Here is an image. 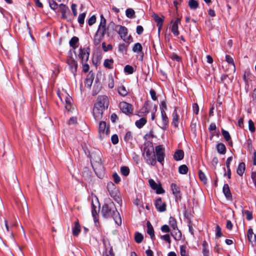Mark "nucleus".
I'll use <instances>...</instances> for the list:
<instances>
[{"label":"nucleus","mask_w":256,"mask_h":256,"mask_svg":"<svg viewBox=\"0 0 256 256\" xmlns=\"http://www.w3.org/2000/svg\"><path fill=\"white\" fill-rule=\"evenodd\" d=\"M143 31H144V28H143L142 26H137V27H136V33L138 35L141 34L143 32Z\"/></svg>","instance_id":"338daca9"},{"label":"nucleus","mask_w":256,"mask_h":256,"mask_svg":"<svg viewBox=\"0 0 256 256\" xmlns=\"http://www.w3.org/2000/svg\"><path fill=\"white\" fill-rule=\"evenodd\" d=\"M144 158L146 162L151 166H155L156 164V154L152 146H145L144 148Z\"/></svg>","instance_id":"20e7f679"},{"label":"nucleus","mask_w":256,"mask_h":256,"mask_svg":"<svg viewBox=\"0 0 256 256\" xmlns=\"http://www.w3.org/2000/svg\"><path fill=\"white\" fill-rule=\"evenodd\" d=\"M216 236L218 237H221L222 236V233L221 232V228L219 226H217L216 227Z\"/></svg>","instance_id":"680f3d73"},{"label":"nucleus","mask_w":256,"mask_h":256,"mask_svg":"<svg viewBox=\"0 0 256 256\" xmlns=\"http://www.w3.org/2000/svg\"><path fill=\"white\" fill-rule=\"evenodd\" d=\"M106 20L103 15L100 16V22L97 32L94 36V42L95 44H98L102 40L106 33Z\"/></svg>","instance_id":"39448f33"},{"label":"nucleus","mask_w":256,"mask_h":256,"mask_svg":"<svg viewBox=\"0 0 256 256\" xmlns=\"http://www.w3.org/2000/svg\"><path fill=\"white\" fill-rule=\"evenodd\" d=\"M118 50L121 52L126 51V46L124 44H120L118 46Z\"/></svg>","instance_id":"052dcab7"},{"label":"nucleus","mask_w":256,"mask_h":256,"mask_svg":"<svg viewBox=\"0 0 256 256\" xmlns=\"http://www.w3.org/2000/svg\"><path fill=\"white\" fill-rule=\"evenodd\" d=\"M124 72L128 74H132L134 72V68L130 65H126L124 68Z\"/></svg>","instance_id":"a19ab883"},{"label":"nucleus","mask_w":256,"mask_h":256,"mask_svg":"<svg viewBox=\"0 0 256 256\" xmlns=\"http://www.w3.org/2000/svg\"><path fill=\"white\" fill-rule=\"evenodd\" d=\"M155 150L158 161L162 164L165 157L164 149L162 145H158L156 147Z\"/></svg>","instance_id":"1a4fd4ad"},{"label":"nucleus","mask_w":256,"mask_h":256,"mask_svg":"<svg viewBox=\"0 0 256 256\" xmlns=\"http://www.w3.org/2000/svg\"><path fill=\"white\" fill-rule=\"evenodd\" d=\"M152 17L156 23V25L158 26V32H160L163 24L164 18L160 17L156 14H154L152 15Z\"/></svg>","instance_id":"a211bd4d"},{"label":"nucleus","mask_w":256,"mask_h":256,"mask_svg":"<svg viewBox=\"0 0 256 256\" xmlns=\"http://www.w3.org/2000/svg\"><path fill=\"white\" fill-rule=\"evenodd\" d=\"M178 26H176V24H172V28H171L172 32L176 36H177L179 34V32L178 30Z\"/></svg>","instance_id":"49530a36"},{"label":"nucleus","mask_w":256,"mask_h":256,"mask_svg":"<svg viewBox=\"0 0 256 256\" xmlns=\"http://www.w3.org/2000/svg\"><path fill=\"white\" fill-rule=\"evenodd\" d=\"M250 102L253 104H256V88H254L252 92V99Z\"/></svg>","instance_id":"09e8293b"},{"label":"nucleus","mask_w":256,"mask_h":256,"mask_svg":"<svg viewBox=\"0 0 256 256\" xmlns=\"http://www.w3.org/2000/svg\"><path fill=\"white\" fill-rule=\"evenodd\" d=\"M109 127L106 126V122L102 121L99 124L98 126V134L99 137L100 139H102L106 136H108L109 134Z\"/></svg>","instance_id":"0eeeda50"},{"label":"nucleus","mask_w":256,"mask_h":256,"mask_svg":"<svg viewBox=\"0 0 256 256\" xmlns=\"http://www.w3.org/2000/svg\"><path fill=\"white\" fill-rule=\"evenodd\" d=\"M108 28H112L118 34L120 38L125 42L130 43L132 42L131 36H128V30L126 27L120 25H116L114 22H112L109 24Z\"/></svg>","instance_id":"7ed1b4c3"},{"label":"nucleus","mask_w":256,"mask_h":256,"mask_svg":"<svg viewBox=\"0 0 256 256\" xmlns=\"http://www.w3.org/2000/svg\"><path fill=\"white\" fill-rule=\"evenodd\" d=\"M150 94L152 98L154 100H157V97L156 96V93L153 90H150Z\"/></svg>","instance_id":"69168bd1"},{"label":"nucleus","mask_w":256,"mask_h":256,"mask_svg":"<svg viewBox=\"0 0 256 256\" xmlns=\"http://www.w3.org/2000/svg\"><path fill=\"white\" fill-rule=\"evenodd\" d=\"M193 111L194 114H198L199 111L198 106L197 104H194L192 106Z\"/></svg>","instance_id":"0e129e2a"},{"label":"nucleus","mask_w":256,"mask_h":256,"mask_svg":"<svg viewBox=\"0 0 256 256\" xmlns=\"http://www.w3.org/2000/svg\"><path fill=\"white\" fill-rule=\"evenodd\" d=\"M86 16V14L85 12L80 14L79 15V16L78 17V22L80 25H82L84 24Z\"/></svg>","instance_id":"c03bdc74"},{"label":"nucleus","mask_w":256,"mask_h":256,"mask_svg":"<svg viewBox=\"0 0 256 256\" xmlns=\"http://www.w3.org/2000/svg\"><path fill=\"white\" fill-rule=\"evenodd\" d=\"M242 214L246 216V218L248 220H250L252 219V212L249 210H244Z\"/></svg>","instance_id":"de8ad7c7"},{"label":"nucleus","mask_w":256,"mask_h":256,"mask_svg":"<svg viewBox=\"0 0 256 256\" xmlns=\"http://www.w3.org/2000/svg\"><path fill=\"white\" fill-rule=\"evenodd\" d=\"M161 230L164 232H168L170 231V229L168 226L165 224L161 227Z\"/></svg>","instance_id":"e2e57ef3"},{"label":"nucleus","mask_w":256,"mask_h":256,"mask_svg":"<svg viewBox=\"0 0 256 256\" xmlns=\"http://www.w3.org/2000/svg\"><path fill=\"white\" fill-rule=\"evenodd\" d=\"M91 162L93 169L94 170L96 174L97 173V170H101L103 168L102 166V165L100 162Z\"/></svg>","instance_id":"bb28decb"},{"label":"nucleus","mask_w":256,"mask_h":256,"mask_svg":"<svg viewBox=\"0 0 256 256\" xmlns=\"http://www.w3.org/2000/svg\"><path fill=\"white\" fill-rule=\"evenodd\" d=\"M114 86V80L112 76L108 78V86L110 88H112Z\"/></svg>","instance_id":"3c124183"},{"label":"nucleus","mask_w":256,"mask_h":256,"mask_svg":"<svg viewBox=\"0 0 256 256\" xmlns=\"http://www.w3.org/2000/svg\"><path fill=\"white\" fill-rule=\"evenodd\" d=\"M78 56L81 59L82 64L86 62L89 58V50L88 48H80Z\"/></svg>","instance_id":"f8f14e48"},{"label":"nucleus","mask_w":256,"mask_h":256,"mask_svg":"<svg viewBox=\"0 0 256 256\" xmlns=\"http://www.w3.org/2000/svg\"><path fill=\"white\" fill-rule=\"evenodd\" d=\"M134 11L132 8H128L126 11V14L128 18H132L134 16Z\"/></svg>","instance_id":"79ce46f5"},{"label":"nucleus","mask_w":256,"mask_h":256,"mask_svg":"<svg viewBox=\"0 0 256 256\" xmlns=\"http://www.w3.org/2000/svg\"><path fill=\"white\" fill-rule=\"evenodd\" d=\"M50 7L53 10H55L58 8V4L54 0H48Z\"/></svg>","instance_id":"a18cd8bd"},{"label":"nucleus","mask_w":256,"mask_h":256,"mask_svg":"<svg viewBox=\"0 0 256 256\" xmlns=\"http://www.w3.org/2000/svg\"><path fill=\"white\" fill-rule=\"evenodd\" d=\"M120 172L122 175L124 176H127L130 174V169L128 166H122L120 168Z\"/></svg>","instance_id":"58836bf2"},{"label":"nucleus","mask_w":256,"mask_h":256,"mask_svg":"<svg viewBox=\"0 0 256 256\" xmlns=\"http://www.w3.org/2000/svg\"><path fill=\"white\" fill-rule=\"evenodd\" d=\"M142 44L140 43L137 42L134 44V46L132 48V51L134 52H136L138 54L141 52L142 54V58L143 56H144V53L142 52Z\"/></svg>","instance_id":"412c9836"},{"label":"nucleus","mask_w":256,"mask_h":256,"mask_svg":"<svg viewBox=\"0 0 256 256\" xmlns=\"http://www.w3.org/2000/svg\"><path fill=\"white\" fill-rule=\"evenodd\" d=\"M198 176L200 180L203 182L204 184H206L207 183V178L201 170L198 172Z\"/></svg>","instance_id":"e433bc0d"},{"label":"nucleus","mask_w":256,"mask_h":256,"mask_svg":"<svg viewBox=\"0 0 256 256\" xmlns=\"http://www.w3.org/2000/svg\"><path fill=\"white\" fill-rule=\"evenodd\" d=\"M245 170H246L245 164L243 162H240L238 164V168L236 170V172L239 176H242L245 171Z\"/></svg>","instance_id":"5701e85b"},{"label":"nucleus","mask_w":256,"mask_h":256,"mask_svg":"<svg viewBox=\"0 0 256 256\" xmlns=\"http://www.w3.org/2000/svg\"><path fill=\"white\" fill-rule=\"evenodd\" d=\"M147 233L150 236V238L152 240L154 237V228L150 222H147Z\"/></svg>","instance_id":"aec40b11"},{"label":"nucleus","mask_w":256,"mask_h":256,"mask_svg":"<svg viewBox=\"0 0 256 256\" xmlns=\"http://www.w3.org/2000/svg\"><path fill=\"white\" fill-rule=\"evenodd\" d=\"M188 4L190 8L192 10H196L198 6V3L196 0H190Z\"/></svg>","instance_id":"473e14b6"},{"label":"nucleus","mask_w":256,"mask_h":256,"mask_svg":"<svg viewBox=\"0 0 256 256\" xmlns=\"http://www.w3.org/2000/svg\"><path fill=\"white\" fill-rule=\"evenodd\" d=\"M171 188L174 194L176 197L180 196V193L179 188L174 184H171Z\"/></svg>","instance_id":"393cba45"},{"label":"nucleus","mask_w":256,"mask_h":256,"mask_svg":"<svg viewBox=\"0 0 256 256\" xmlns=\"http://www.w3.org/2000/svg\"><path fill=\"white\" fill-rule=\"evenodd\" d=\"M112 142L114 144H116L118 142V138L117 134H114L111 138Z\"/></svg>","instance_id":"4d7b16f0"},{"label":"nucleus","mask_w":256,"mask_h":256,"mask_svg":"<svg viewBox=\"0 0 256 256\" xmlns=\"http://www.w3.org/2000/svg\"><path fill=\"white\" fill-rule=\"evenodd\" d=\"M132 138V132L130 131L127 132L124 136V139L126 142H128Z\"/></svg>","instance_id":"4c0bfd02"},{"label":"nucleus","mask_w":256,"mask_h":256,"mask_svg":"<svg viewBox=\"0 0 256 256\" xmlns=\"http://www.w3.org/2000/svg\"><path fill=\"white\" fill-rule=\"evenodd\" d=\"M184 156V152L182 150H177L174 155V158L176 160H180L183 159Z\"/></svg>","instance_id":"6ab92c4d"},{"label":"nucleus","mask_w":256,"mask_h":256,"mask_svg":"<svg viewBox=\"0 0 256 256\" xmlns=\"http://www.w3.org/2000/svg\"><path fill=\"white\" fill-rule=\"evenodd\" d=\"M160 238L164 240L167 242L169 244H170L171 240L169 234H165L160 236Z\"/></svg>","instance_id":"13d9d810"},{"label":"nucleus","mask_w":256,"mask_h":256,"mask_svg":"<svg viewBox=\"0 0 256 256\" xmlns=\"http://www.w3.org/2000/svg\"><path fill=\"white\" fill-rule=\"evenodd\" d=\"M202 254L204 256H209L210 252L208 248H202Z\"/></svg>","instance_id":"774afa93"},{"label":"nucleus","mask_w":256,"mask_h":256,"mask_svg":"<svg viewBox=\"0 0 256 256\" xmlns=\"http://www.w3.org/2000/svg\"><path fill=\"white\" fill-rule=\"evenodd\" d=\"M139 112L142 114V116H146L149 112V111L147 107L144 106L140 110Z\"/></svg>","instance_id":"5fc2aeb1"},{"label":"nucleus","mask_w":256,"mask_h":256,"mask_svg":"<svg viewBox=\"0 0 256 256\" xmlns=\"http://www.w3.org/2000/svg\"><path fill=\"white\" fill-rule=\"evenodd\" d=\"M222 192L224 194L226 198L228 200H232V195L230 192V190L229 188L228 184H225L222 188Z\"/></svg>","instance_id":"f3484780"},{"label":"nucleus","mask_w":256,"mask_h":256,"mask_svg":"<svg viewBox=\"0 0 256 256\" xmlns=\"http://www.w3.org/2000/svg\"><path fill=\"white\" fill-rule=\"evenodd\" d=\"M222 132L226 141L228 142L231 139L230 136L228 131L222 129Z\"/></svg>","instance_id":"37998d69"},{"label":"nucleus","mask_w":256,"mask_h":256,"mask_svg":"<svg viewBox=\"0 0 256 256\" xmlns=\"http://www.w3.org/2000/svg\"><path fill=\"white\" fill-rule=\"evenodd\" d=\"M216 150L220 154H224L226 151V148L222 143H219L216 145Z\"/></svg>","instance_id":"c756f323"},{"label":"nucleus","mask_w":256,"mask_h":256,"mask_svg":"<svg viewBox=\"0 0 256 256\" xmlns=\"http://www.w3.org/2000/svg\"><path fill=\"white\" fill-rule=\"evenodd\" d=\"M188 172V168L185 164L181 165L178 168V172L182 174H186Z\"/></svg>","instance_id":"c9c22d12"},{"label":"nucleus","mask_w":256,"mask_h":256,"mask_svg":"<svg viewBox=\"0 0 256 256\" xmlns=\"http://www.w3.org/2000/svg\"><path fill=\"white\" fill-rule=\"evenodd\" d=\"M66 62L69 66V68L70 71L75 74L77 71L78 63L73 58L71 51L69 52V55L68 57Z\"/></svg>","instance_id":"423d86ee"},{"label":"nucleus","mask_w":256,"mask_h":256,"mask_svg":"<svg viewBox=\"0 0 256 256\" xmlns=\"http://www.w3.org/2000/svg\"><path fill=\"white\" fill-rule=\"evenodd\" d=\"M148 182L152 188L155 190L156 194H162L164 192L160 184H156L152 179L149 180Z\"/></svg>","instance_id":"9b49d317"},{"label":"nucleus","mask_w":256,"mask_h":256,"mask_svg":"<svg viewBox=\"0 0 256 256\" xmlns=\"http://www.w3.org/2000/svg\"><path fill=\"white\" fill-rule=\"evenodd\" d=\"M161 117L162 122L161 124L160 128L163 130H166L168 126L169 120L168 117L166 116V112L164 110V108H160Z\"/></svg>","instance_id":"ddd939ff"},{"label":"nucleus","mask_w":256,"mask_h":256,"mask_svg":"<svg viewBox=\"0 0 256 256\" xmlns=\"http://www.w3.org/2000/svg\"><path fill=\"white\" fill-rule=\"evenodd\" d=\"M154 205L159 212H164L166 210V204L162 202L161 198H158L156 200Z\"/></svg>","instance_id":"4468645a"},{"label":"nucleus","mask_w":256,"mask_h":256,"mask_svg":"<svg viewBox=\"0 0 256 256\" xmlns=\"http://www.w3.org/2000/svg\"><path fill=\"white\" fill-rule=\"evenodd\" d=\"M96 17L95 16H92L88 20V23L90 26L94 24L96 22Z\"/></svg>","instance_id":"bf43d9fd"},{"label":"nucleus","mask_w":256,"mask_h":256,"mask_svg":"<svg viewBox=\"0 0 256 256\" xmlns=\"http://www.w3.org/2000/svg\"><path fill=\"white\" fill-rule=\"evenodd\" d=\"M102 214L106 218H112L116 224L118 226L121 224V218L112 202L110 201L102 206Z\"/></svg>","instance_id":"f03ea898"},{"label":"nucleus","mask_w":256,"mask_h":256,"mask_svg":"<svg viewBox=\"0 0 256 256\" xmlns=\"http://www.w3.org/2000/svg\"><path fill=\"white\" fill-rule=\"evenodd\" d=\"M80 232V226L78 221L74 222V226L72 228V234L74 236H77Z\"/></svg>","instance_id":"4be33fe9"},{"label":"nucleus","mask_w":256,"mask_h":256,"mask_svg":"<svg viewBox=\"0 0 256 256\" xmlns=\"http://www.w3.org/2000/svg\"><path fill=\"white\" fill-rule=\"evenodd\" d=\"M94 77V74L92 71L89 72V73L87 75L86 78L84 81V84L85 86H87L88 88H90L92 85Z\"/></svg>","instance_id":"2eb2a0df"},{"label":"nucleus","mask_w":256,"mask_h":256,"mask_svg":"<svg viewBox=\"0 0 256 256\" xmlns=\"http://www.w3.org/2000/svg\"><path fill=\"white\" fill-rule=\"evenodd\" d=\"M118 92L120 95L122 96H126L128 94V91L124 86H120L118 88Z\"/></svg>","instance_id":"c85d7f7f"},{"label":"nucleus","mask_w":256,"mask_h":256,"mask_svg":"<svg viewBox=\"0 0 256 256\" xmlns=\"http://www.w3.org/2000/svg\"><path fill=\"white\" fill-rule=\"evenodd\" d=\"M58 95L62 102L64 101L65 102V108L68 110H70L71 108V97L66 93H65L62 96L60 95V93L58 92Z\"/></svg>","instance_id":"9d476101"},{"label":"nucleus","mask_w":256,"mask_h":256,"mask_svg":"<svg viewBox=\"0 0 256 256\" xmlns=\"http://www.w3.org/2000/svg\"><path fill=\"white\" fill-rule=\"evenodd\" d=\"M78 38L74 36L70 40L69 44L71 47H72L74 49H76L78 47L76 44L78 43Z\"/></svg>","instance_id":"7c9ffc66"},{"label":"nucleus","mask_w":256,"mask_h":256,"mask_svg":"<svg viewBox=\"0 0 256 256\" xmlns=\"http://www.w3.org/2000/svg\"><path fill=\"white\" fill-rule=\"evenodd\" d=\"M102 48L103 50L106 52H108V50H112V44H109L107 46H106V44L104 42H102Z\"/></svg>","instance_id":"8fccbe9b"},{"label":"nucleus","mask_w":256,"mask_h":256,"mask_svg":"<svg viewBox=\"0 0 256 256\" xmlns=\"http://www.w3.org/2000/svg\"><path fill=\"white\" fill-rule=\"evenodd\" d=\"M146 120L144 118H140V120H137L135 122V124L138 128H141L146 124Z\"/></svg>","instance_id":"b1692460"},{"label":"nucleus","mask_w":256,"mask_h":256,"mask_svg":"<svg viewBox=\"0 0 256 256\" xmlns=\"http://www.w3.org/2000/svg\"><path fill=\"white\" fill-rule=\"evenodd\" d=\"M144 239L142 234L138 232H136L134 235V240L138 244H140L142 242Z\"/></svg>","instance_id":"f704fd0d"},{"label":"nucleus","mask_w":256,"mask_h":256,"mask_svg":"<svg viewBox=\"0 0 256 256\" xmlns=\"http://www.w3.org/2000/svg\"><path fill=\"white\" fill-rule=\"evenodd\" d=\"M248 128L249 130L252 132H254L256 130L254 124L251 120H248Z\"/></svg>","instance_id":"864d4df0"},{"label":"nucleus","mask_w":256,"mask_h":256,"mask_svg":"<svg viewBox=\"0 0 256 256\" xmlns=\"http://www.w3.org/2000/svg\"><path fill=\"white\" fill-rule=\"evenodd\" d=\"M112 178L115 183L118 184L120 181V178L116 172L113 174Z\"/></svg>","instance_id":"6e6d98bb"},{"label":"nucleus","mask_w":256,"mask_h":256,"mask_svg":"<svg viewBox=\"0 0 256 256\" xmlns=\"http://www.w3.org/2000/svg\"><path fill=\"white\" fill-rule=\"evenodd\" d=\"M186 246H182L180 247V253L181 256H188V254L186 251Z\"/></svg>","instance_id":"603ef678"},{"label":"nucleus","mask_w":256,"mask_h":256,"mask_svg":"<svg viewBox=\"0 0 256 256\" xmlns=\"http://www.w3.org/2000/svg\"><path fill=\"white\" fill-rule=\"evenodd\" d=\"M109 100L105 95L98 96L93 108V116L96 120H100L102 117L103 112L108 108Z\"/></svg>","instance_id":"f257e3e1"},{"label":"nucleus","mask_w":256,"mask_h":256,"mask_svg":"<svg viewBox=\"0 0 256 256\" xmlns=\"http://www.w3.org/2000/svg\"><path fill=\"white\" fill-rule=\"evenodd\" d=\"M248 240L251 242L256 240V235L254 234L252 228H250L247 232Z\"/></svg>","instance_id":"a878e982"},{"label":"nucleus","mask_w":256,"mask_h":256,"mask_svg":"<svg viewBox=\"0 0 256 256\" xmlns=\"http://www.w3.org/2000/svg\"><path fill=\"white\" fill-rule=\"evenodd\" d=\"M114 60L112 58L106 59L104 62V66L105 68L108 69L113 68Z\"/></svg>","instance_id":"cd10ccee"},{"label":"nucleus","mask_w":256,"mask_h":256,"mask_svg":"<svg viewBox=\"0 0 256 256\" xmlns=\"http://www.w3.org/2000/svg\"><path fill=\"white\" fill-rule=\"evenodd\" d=\"M60 12L62 14V17L64 18L65 14L68 10H69L68 8L66 6L65 4H60Z\"/></svg>","instance_id":"72a5a7b5"},{"label":"nucleus","mask_w":256,"mask_h":256,"mask_svg":"<svg viewBox=\"0 0 256 256\" xmlns=\"http://www.w3.org/2000/svg\"><path fill=\"white\" fill-rule=\"evenodd\" d=\"M172 124L175 128H178L179 124V116L177 114L176 108H175L172 114Z\"/></svg>","instance_id":"dca6fc26"},{"label":"nucleus","mask_w":256,"mask_h":256,"mask_svg":"<svg viewBox=\"0 0 256 256\" xmlns=\"http://www.w3.org/2000/svg\"><path fill=\"white\" fill-rule=\"evenodd\" d=\"M169 224L174 230H178L176 222L173 217L170 216L169 219Z\"/></svg>","instance_id":"2f4dec72"},{"label":"nucleus","mask_w":256,"mask_h":256,"mask_svg":"<svg viewBox=\"0 0 256 256\" xmlns=\"http://www.w3.org/2000/svg\"><path fill=\"white\" fill-rule=\"evenodd\" d=\"M120 108L122 112L128 116H130L133 112L132 106L125 102H122L119 104Z\"/></svg>","instance_id":"6e6552de"},{"label":"nucleus","mask_w":256,"mask_h":256,"mask_svg":"<svg viewBox=\"0 0 256 256\" xmlns=\"http://www.w3.org/2000/svg\"><path fill=\"white\" fill-rule=\"evenodd\" d=\"M225 58H226V61L228 64H230L233 66L234 68V70H235V65H234L233 58L231 56H230L229 55H227V54L226 55Z\"/></svg>","instance_id":"ea45409f"}]
</instances>
